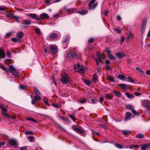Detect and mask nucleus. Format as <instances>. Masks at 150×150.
<instances>
[{
  "instance_id": "nucleus-1",
  "label": "nucleus",
  "mask_w": 150,
  "mask_h": 150,
  "mask_svg": "<svg viewBox=\"0 0 150 150\" xmlns=\"http://www.w3.org/2000/svg\"><path fill=\"white\" fill-rule=\"evenodd\" d=\"M60 81L63 83L66 84L70 81V79L68 75L65 73H64L62 76Z\"/></svg>"
},
{
  "instance_id": "nucleus-2",
  "label": "nucleus",
  "mask_w": 150,
  "mask_h": 150,
  "mask_svg": "<svg viewBox=\"0 0 150 150\" xmlns=\"http://www.w3.org/2000/svg\"><path fill=\"white\" fill-rule=\"evenodd\" d=\"M81 54L79 52L69 53L67 55V57L70 60L73 58H78L81 56Z\"/></svg>"
},
{
  "instance_id": "nucleus-3",
  "label": "nucleus",
  "mask_w": 150,
  "mask_h": 150,
  "mask_svg": "<svg viewBox=\"0 0 150 150\" xmlns=\"http://www.w3.org/2000/svg\"><path fill=\"white\" fill-rule=\"evenodd\" d=\"M8 70L9 72L15 76H19V72L17 71L15 68L12 65L9 66Z\"/></svg>"
},
{
  "instance_id": "nucleus-4",
  "label": "nucleus",
  "mask_w": 150,
  "mask_h": 150,
  "mask_svg": "<svg viewBox=\"0 0 150 150\" xmlns=\"http://www.w3.org/2000/svg\"><path fill=\"white\" fill-rule=\"evenodd\" d=\"M59 38V34L56 33H50L47 37L48 40H52L57 39Z\"/></svg>"
},
{
  "instance_id": "nucleus-5",
  "label": "nucleus",
  "mask_w": 150,
  "mask_h": 150,
  "mask_svg": "<svg viewBox=\"0 0 150 150\" xmlns=\"http://www.w3.org/2000/svg\"><path fill=\"white\" fill-rule=\"evenodd\" d=\"M49 51L50 53L53 54H56L57 52V46L55 45H51L49 46Z\"/></svg>"
},
{
  "instance_id": "nucleus-6",
  "label": "nucleus",
  "mask_w": 150,
  "mask_h": 150,
  "mask_svg": "<svg viewBox=\"0 0 150 150\" xmlns=\"http://www.w3.org/2000/svg\"><path fill=\"white\" fill-rule=\"evenodd\" d=\"M27 16L28 17L33 18L34 19L38 20L40 21H42V19L43 18L40 16H37L36 14L35 13H30L29 14H27Z\"/></svg>"
},
{
  "instance_id": "nucleus-7",
  "label": "nucleus",
  "mask_w": 150,
  "mask_h": 150,
  "mask_svg": "<svg viewBox=\"0 0 150 150\" xmlns=\"http://www.w3.org/2000/svg\"><path fill=\"white\" fill-rule=\"evenodd\" d=\"M9 143L13 146L16 147L18 145L17 141L14 139H11L9 141Z\"/></svg>"
},
{
  "instance_id": "nucleus-8",
  "label": "nucleus",
  "mask_w": 150,
  "mask_h": 150,
  "mask_svg": "<svg viewBox=\"0 0 150 150\" xmlns=\"http://www.w3.org/2000/svg\"><path fill=\"white\" fill-rule=\"evenodd\" d=\"M103 58V57H97V58L95 59V61L96 62V65H98L100 63L101 64H102L103 63L102 60V59Z\"/></svg>"
},
{
  "instance_id": "nucleus-9",
  "label": "nucleus",
  "mask_w": 150,
  "mask_h": 150,
  "mask_svg": "<svg viewBox=\"0 0 150 150\" xmlns=\"http://www.w3.org/2000/svg\"><path fill=\"white\" fill-rule=\"evenodd\" d=\"M146 23V19L144 20L141 26V31L143 33L145 30Z\"/></svg>"
},
{
  "instance_id": "nucleus-10",
  "label": "nucleus",
  "mask_w": 150,
  "mask_h": 150,
  "mask_svg": "<svg viewBox=\"0 0 150 150\" xmlns=\"http://www.w3.org/2000/svg\"><path fill=\"white\" fill-rule=\"evenodd\" d=\"M143 106L145 108L150 106V101L148 100L144 101L143 103Z\"/></svg>"
},
{
  "instance_id": "nucleus-11",
  "label": "nucleus",
  "mask_w": 150,
  "mask_h": 150,
  "mask_svg": "<svg viewBox=\"0 0 150 150\" xmlns=\"http://www.w3.org/2000/svg\"><path fill=\"white\" fill-rule=\"evenodd\" d=\"M150 148V143L145 144L143 145L141 148V150H145L147 148Z\"/></svg>"
},
{
  "instance_id": "nucleus-12",
  "label": "nucleus",
  "mask_w": 150,
  "mask_h": 150,
  "mask_svg": "<svg viewBox=\"0 0 150 150\" xmlns=\"http://www.w3.org/2000/svg\"><path fill=\"white\" fill-rule=\"evenodd\" d=\"M117 57L119 59H121L123 57L125 56V54L123 53L118 52L116 53L115 54Z\"/></svg>"
},
{
  "instance_id": "nucleus-13",
  "label": "nucleus",
  "mask_w": 150,
  "mask_h": 150,
  "mask_svg": "<svg viewBox=\"0 0 150 150\" xmlns=\"http://www.w3.org/2000/svg\"><path fill=\"white\" fill-rule=\"evenodd\" d=\"M104 95L106 98L109 100H112L113 98L112 95L111 94L105 93Z\"/></svg>"
},
{
  "instance_id": "nucleus-14",
  "label": "nucleus",
  "mask_w": 150,
  "mask_h": 150,
  "mask_svg": "<svg viewBox=\"0 0 150 150\" xmlns=\"http://www.w3.org/2000/svg\"><path fill=\"white\" fill-rule=\"evenodd\" d=\"M31 22L30 19H25L23 21L22 24L24 25H30L31 24Z\"/></svg>"
},
{
  "instance_id": "nucleus-15",
  "label": "nucleus",
  "mask_w": 150,
  "mask_h": 150,
  "mask_svg": "<svg viewBox=\"0 0 150 150\" xmlns=\"http://www.w3.org/2000/svg\"><path fill=\"white\" fill-rule=\"evenodd\" d=\"M118 86L124 90H126L128 88L127 85L123 83L118 84Z\"/></svg>"
},
{
  "instance_id": "nucleus-16",
  "label": "nucleus",
  "mask_w": 150,
  "mask_h": 150,
  "mask_svg": "<svg viewBox=\"0 0 150 150\" xmlns=\"http://www.w3.org/2000/svg\"><path fill=\"white\" fill-rule=\"evenodd\" d=\"M88 11L87 10H83L82 11H78L77 13L81 15H84L87 13Z\"/></svg>"
},
{
  "instance_id": "nucleus-17",
  "label": "nucleus",
  "mask_w": 150,
  "mask_h": 150,
  "mask_svg": "<svg viewBox=\"0 0 150 150\" xmlns=\"http://www.w3.org/2000/svg\"><path fill=\"white\" fill-rule=\"evenodd\" d=\"M40 16H42V17L43 18H43L47 19L49 18V16L47 14L45 13H43L41 14L40 15Z\"/></svg>"
},
{
  "instance_id": "nucleus-18",
  "label": "nucleus",
  "mask_w": 150,
  "mask_h": 150,
  "mask_svg": "<svg viewBox=\"0 0 150 150\" xmlns=\"http://www.w3.org/2000/svg\"><path fill=\"white\" fill-rule=\"evenodd\" d=\"M70 39V36L68 35H66L64 36V38L63 39V43L64 45V43H65Z\"/></svg>"
},
{
  "instance_id": "nucleus-19",
  "label": "nucleus",
  "mask_w": 150,
  "mask_h": 150,
  "mask_svg": "<svg viewBox=\"0 0 150 150\" xmlns=\"http://www.w3.org/2000/svg\"><path fill=\"white\" fill-rule=\"evenodd\" d=\"M5 56V54L4 50H0V58H4Z\"/></svg>"
},
{
  "instance_id": "nucleus-20",
  "label": "nucleus",
  "mask_w": 150,
  "mask_h": 150,
  "mask_svg": "<svg viewBox=\"0 0 150 150\" xmlns=\"http://www.w3.org/2000/svg\"><path fill=\"white\" fill-rule=\"evenodd\" d=\"M121 132L125 135H129L130 133V131L128 130H122Z\"/></svg>"
},
{
  "instance_id": "nucleus-21",
  "label": "nucleus",
  "mask_w": 150,
  "mask_h": 150,
  "mask_svg": "<svg viewBox=\"0 0 150 150\" xmlns=\"http://www.w3.org/2000/svg\"><path fill=\"white\" fill-rule=\"evenodd\" d=\"M125 94L126 96L128 98L132 99H134V96L132 94H130L127 93H125Z\"/></svg>"
},
{
  "instance_id": "nucleus-22",
  "label": "nucleus",
  "mask_w": 150,
  "mask_h": 150,
  "mask_svg": "<svg viewBox=\"0 0 150 150\" xmlns=\"http://www.w3.org/2000/svg\"><path fill=\"white\" fill-rule=\"evenodd\" d=\"M87 100V98H84L81 100H78V102L81 104H83L86 103Z\"/></svg>"
},
{
  "instance_id": "nucleus-23",
  "label": "nucleus",
  "mask_w": 150,
  "mask_h": 150,
  "mask_svg": "<svg viewBox=\"0 0 150 150\" xmlns=\"http://www.w3.org/2000/svg\"><path fill=\"white\" fill-rule=\"evenodd\" d=\"M114 93L118 97H120L121 96V93L118 91L115 90L114 91Z\"/></svg>"
},
{
  "instance_id": "nucleus-24",
  "label": "nucleus",
  "mask_w": 150,
  "mask_h": 150,
  "mask_svg": "<svg viewBox=\"0 0 150 150\" xmlns=\"http://www.w3.org/2000/svg\"><path fill=\"white\" fill-rule=\"evenodd\" d=\"M33 88L34 89V92L36 95H39L40 94V93L39 91L36 87L34 86L33 87Z\"/></svg>"
},
{
  "instance_id": "nucleus-25",
  "label": "nucleus",
  "mask_w": 150,
  "mask_h": 150,
  "mask_svg": "<svg viewBox=\"0 0 150 150\" xmlns=\"http://www.w3.org/2000/svg\"><path fill=\"white\" fill-rule=\"evenodd\" d=\"M131 117V114L129 112H127L125 114V119L127 120L129 119Z\"/></svg>"
},
{
  "instance_id": "nucleus-26",
  "label": "nucleus",
  "mask_w": 150,
  "mask_h": 150,
  "mask_svg": "<svg viewBox=\"0 0 150 150\" xmlns=\"http://www.w3.org/2000/svg\"><path fill=\"white\" fill-rule=\"evenodd\" d=\"M98 2H96V3L93 5V6L91 5V6H88L89 7V9H94L98 5Z\"/></svg>"
},
{
  "instance_id": "nucleus-27",
  "label": "nucleus",
  "mask_w": 150,
  "mask_h": 150,
  "mask_svg": "<svg viewBox=\"0 0 150 150\" xmlns=\"http://www.w3.org/2000/svg\"><path fill=\"white\" fill-rule=\"evenodd\" d=\"M82 81L86 85H89L91 83V81H90L85 79H82Z\"/></svg>"
},
{
  "instance_id": "nucleus-28",
  "label": "nucleus",
  "mask_w": 150,
  "mask_h": 150,
  "mask_svg": "<svg viewBox=\"0 0 150 150\" xmlns=\"http://www.w3.org/2000/svg\"><path fill=\"white\" fill-rule=\"evenodd\" d=\"M136 137L137 138L141 139L144 138V136L143 134H139L136 135Z\"/></svg>"
},
{
  "instance_id": "nucleus-29",
  "label": "nucleus",
  "mask_w": 150,
  "mask_h": 150,
  "mask_svg": "<svg viewBox=\"0 0 150 150\" xmlns=\"http://www.w3.org/2000/svg\"><path fill=\"white\" fill-rule=\"evenodd\" d=\"M126 76L122 75H119L117 77V78L121 80H124L125 77Z\"/></svg>"
},
{
  "instance_id": "nucleus-30",
  "label": "nucleus",
  "mask_w": 150,
  "mask_h": 150,
  "mask_svg": "<svg viewBox=\"0 0 150 150\" xmlns=\"http://www.w3.org/2000/svg\"><path fill=\"white\" fill-rule=\"evenodd\" d=\"M108 56L109 58L111 60H114L115 59V57L111 54L108 55Z\"/></svg>"
},
{
  "instance_id": "nucleus-31",
  "label": "nucleus",
  "mask_w": 150,
  "mask_h": 150,
  "mask_svg": "<svg viewBox=\"0 0 150 150\" xmlns=\"http://www.w3.org/2000/svg\"><path fill=\"white\" fill-rule=\"evenodd\" d=\"M52 105L54 107H55L56 108H59L61 106V105L60 104H57V103H53Z\"/></svg>"
},
{
  "instance_id": "nucleus-32",
  "label": "nucleus",
  "mask_w": 150,
  "mask_h": 150,
  "mask_svg": "<svg viewBox=\"0 0 150 150\" xmlns=\"http://www.w3.org/2000/svg\"><path fill=\"white\" fill-rule=\"evenodd\" d=\"M92 81L93 82H96L97 81V76L94 75L92 79Z\"/></svg>"
},
{
  "instance_id": "nucleus-33",
  "label": "nucleus",
  "mask_w": 150,
  "mask_h": 150,
  "mask_svg": "<svg viewBox=\"0 0 150 150\" xmlns=\"http://www.w3.org/2000/svg\"><path fill=\"white\" fill-rule=\"evenodd\" d=\"M2 114H3V116L7 118H9L10 117V116L8 115V114L6 112H2Z\"/></svg>"
},
{
  "instance_id": "nucleus-34",
  "label": "nucleus",
  "mask_w": 150,
  "mask_h": 150,
  "mask_svg": "<svg viewBox=\"0 0 150 150\" xmlns=\"http://www.w3.org/2000/svg\"><path fill=\"white\" fill-rule=\"evenodd\" d=\"M23 36V33L22 32L19 33L18 34V37L19 38H22Z\"/></svg>"
},
{
  "instance_id": "nucleus-35",
  "label": "nucleus",
  "mask_w": 150,
  "mask_h": 150,
  "mask_svg": "<svg viewBox=\"0 0 150 150\" xmlns=\"http://www.w3.org/2000/svg\"><path fill=\"white\" fill-rule=\"evenodd\" d=\"M115 145L116 147L118 149H121L122 148L123 146L118 144H115Z\"/></svg>"
},
{
  "instance_id": "nucleus-36",
  "label": "nucleus",
  "mask_w": 150,
  "mask_h": 150,
  "mask_svg": "<svg viewBox=\"0 0 150 150\" xmlns=\"http://www.w3.org/2000/svg\"><path fill=\"white\" fill-rule=\"evenodd\" d=\"M131 111L134 115H139L138 112L135 110L134 108L131 110Z\"/></svg>"
},
{
  "instance_id": "nucleus-37",
  "label": "nucleus",
  "mask_w": 150,
  "mask_h": 150,
  "mask_svg": "<svg viewBox=\"0 0 150 150\" xmlns=\"http://www.w3.org/2000/svg\"><path fill=\"white\" fill-rule=\"evenodd\" d=\"M34 99L36 101L40 100H41V98L40 97L36 96L34 97Z\"/></svg>"
},
{
  "instance_id": "nucleus-38",
  "label": "nucleus",
  "mask_w": 150,
  "mask_h": 150,
  "mask_svg": "<svg viewBox=\"0 0 150 150\" xmlns=\"http://www.w3.org/2000/svg\"><path fill=\"white\" fill-rule=\"evenodd\" d=\"M0 67L1 69H3V70L5 71L6 73H8V71L7 70L4 66H3L2 65H0Z\"/></svg>"
},
{
  "instance_id": "nucleus-39",
  "label": "nucleus",
  "mask_w": 150,
  "mask_h": 150,
  "mask_svg": "<svg viewBox=\"0 0 150 150\" xmlns=\"http://www.w3.org/2000/svg\"><path fill=\"white\" fill-rule=\"evenodd\" d=\"M69 117L74 122H75L76 121V118L73 115H71L69 116Z\"/></svg>"
},
{
  "instance_id": "nucleus-40",
  "label": "nucleus",
  "mask_w": 150,
  "mask_h": 150,
  "mask_svg": "<svg viewBox=\"0 0 150 150\" xmlns=\"http://www.w3.org/2000/svg\"><path fill=\"white\" fill-rule=\"evenodd\" d=\"M26 119L27 120H31V121H32L33 122H35V123H37V121H36L34 119L32 118H29V117H27L26 118Z\"/></svg>"
},
{
  "instance_id": "nucleus-41",
  "label": "nucleus",
  "mask_w": 150,
  "mask_h": 150,
  "mask_svg": "<svg viewBox=\"0 0 150 150\" xmlns=\"http://www.w3.org/2000/svg\"><path fill=\"white\" fill-rule=\"evenodd\" d=\"M92 133L93 135H98L99 134L98 132H96L93 130H92Z\"/></svg>"
},
{
  "instance_id": "nucleus-42",
  "label": "nucleus",
  "mask_w": 150,
  "mask_h": 150,
  "mask_svg": "<svg viewBox=\"0 0 150 150\" xmlns=\"http://www.w3.org/2000/svg\"><path fill=\"white\" fill-rule=\"evenodd\" d=\"M72 128L74 131L76 132H78L80 129L79 128L76 127H72Z\"/></svg>"
},
{
  "instance_id": "nucleus-43",
  "label": "nucleus",
  "mask_w": 150,
  "mask_h": 150,
  "mask_svg": "<svg viewBox=\"0 0 150 150\" xmlns=\"http://www.w3.org/2000/svg\"><path fill=\"white\" fill-rule=\"evenodd\" d=\"M72 128L74 131L76 132H78L80 129L79 128L76 127H72Z\"/></svg>"
},
{
  "instance_id": "nucleus-44",
  "label": "nucleus",
  "mask_w": 150,
  "mask_h": 150,
  "mask_svg": "<svg viewBox=\"0 0 150 150\" xmlns=\"http://www.w3.org/2000/svg\"><path fill=\"white\" fill-rule=\"evenodd\" d=\"M127 109L131 110L132 109H133L134 108L132 106L130 105H127Z\"/></svg>"
},
{
  "instance_id": "nucleus-45",
  "label": "nucleus",
  "mask_w": 150,
  "mask_h": 150,
  "mask_svg": "<svg viewBox=\"0 0 150 150\" xmlns=\"http://www.w3.org/2000/svg\"><path fill=\"white\" fill-rule=\"evenodd\" d=\"M0 107L1 108V110L3 112H6L7 111V109L5 108L2 107V105H1L0 106Z\"/></svg>"
},
{
  "instance_id": "nucleus-46",
  "label": "nucleus",
  "mask_w": 150,
  "mask_h": 150,
  "mask_svg": "<svg viewBox=\"0 0 150 150\" xmlns=\"http://www.w3.org/2000/svg\"><path fill=\"white\" fill-rule=\"evenodd\" d=\"M136 69L139 72L141 73L142 74H144V72L141 69L139 68L138 67L136 68Z\"/></svg>"
},
{
  "instance_id": "nucleus-47",
  "label": "nucleus",
  "mask_w": 150,
  "mask_h": 150,
  "mask_svg": "<svg viewBox=\"0 0 150 150\" xmlns=\"http://www.w3.org/2000/svg\"><path fill=\"white\" fill-rule=\"evenodd\" d=\"M36 33L38 34L39 35L40 34L41 31L39 29L36 28L35 30Z\"/></svg>"
},
{
  "instance_id": "nucleus-48",
  "label": "nucleus",
  "mask_w": 150,
  "mask_h": 150,
  "mask_svg": "<svg viewBox=\"0 0 150 150\" xmlns=\"http://www.w3.org/2000/svg\"><path fill=\"white\" fill-rule=\"evenodd\" d=\"M94 38H90L88 40V42L89 43H92L94 42Z\"/></svg>"
},
{
  "instance_id": "nucleus-49",
  "label": "nucleus",
  "mask_w": 150,
  "mask_h": 150,
  "mask_svg": "<svg viewBox=\"0 0 150 150\" xmlns=\"http://www.w3.org/2000/svg\"><path fill=\"white\" fill-rule=\"evenodd\" d=\"M114 30L119 34H120L121 33V29L119 28H115L114 29Z\"/></svg>"
},
{
  "instance_id": "nucleus-50",
  "label": "nucleus",
  "mask_w": 150,
  "mask_h": 150,
  "mask_svg": "<svg viewBox=\"0 0 150 150\" xmlns=\"http://www.w3.org/2000/svg\"><path fill=\"white\" fill-rule=\"evenodd\" d=\"M128 81L130 82H131L132 83L134 82V80L130 76H128Z\"/></svg>"
},
{
  "instance_id": "nucleus-51",
  "label": "nucleus",
  "mask_w": 150,
  "mask_h": 150,
  "mask_svg": "<svg viewBox=\"0 0 150 150\" xmlns=\"http://www.w3.org/2000/svg\"><path fill=\"white\" fill-rule=\"evenodd\" d=\"M13 18H14L16 21H17L18 22H19L18 19L19 17L17 16H13Z\"/></svg>"
},
{
  "instance_id": "nucleus-52",
  "label": "nucleus",
  "mask_w": 150,
  "mask_h": 150,
  "mask_svg": "<svg viewBox=\"0 0 150 150\" xmlns=\"http://www.w3.org/2000/svg\"><path fill=\"white\" fill-rule=\"evenodd\" d=\"M91 101L92 103L95 104L97 103L98 100L95 98H92L91 99Z\"/></svg>"
},
{
  "instance_id": "nucleus-53",
  "label": "nucleus",
  "mask_w": 150,
  "mask_h": 150,
  "mask_svg": "<svg viewBox=\"0 0 150 150\" xmlns=\"http://www.w3.org/2000/svg\"><path fill=\"white\" fill-rule=\"evenodd\" d=\"M97 69L98 73H100L102 72V69L100 67H98L97 68Z\"/></svg>"
},
{
  "instance_id": "nucleus-54",
  "label": "nucleus",
  "mask_w": 150,
  "mask_h": 150,
  "mask_svg": "<svg viewBox=\"0 0 150 150\" xmlns=\"http://www.w3.org/2000/svg\"><path fill=\"white\" fill-rule=\"evenodd\" d=\"M25 134L26 135H29V134H33V133L31 132L30 131H28V132H25Z\"/></svg>"
},
{
  "instance_id": "nucleus-55",
  "label": "nucleus",
  "mask_w": 150,
  "mask_h": 150,
  "mask_svg": "<svg viewBox=\"0 0 150 150\" xmlns=\"http://www.w3.org/2000/svg\"><path fill=\"white\" fill-rule=\"evenodd\" d=\"M125 40V37L123 36L121 37L120 40V44L121 45L123 42Z\"/></svg>"
},
{
  "instance_id": "nucleus-56",
  "label": "nucleus",
  "mask_w": 150,
  "mask_h": 150,
  "mask_svg": "<svg viewBox=\"0 0 150 150\" xmlns=\"http://www.w3.org/2000/svg\"><path fill=\"white\" fill-rule=\"evenodd\" d=\"M78 71L81 73H84V69L83 68H81L78 69Z\"/></svg>"
},
{
  "instance_id": "nucleus-57",
  "label": "nucleus",
  "mask_w": 150,
  "mask_h": 150,
  "mask_svg": "<svg viewBox=\"0 0 150 150\" xmlns=\"http://www.w3.org/2000/svg\"><path fill=\"white\" fill-rule=\"evenodd\" d=\"M95 2V0H92V1L90 2L88 4V6H91L92 4H93Z\"/></svg>"
},
{
  "instance_id": "nucleus-58",
  "label": "nucleus",
  "mask_w": 150,
  "mask_h": 150,
  "mask_svg": "<svg viewBox=\"0 0 150 150\" xmlns=\"http://www.w3.org/2000/svg\"><path fill=\"white\" fill-rule=\"evenodd\" d=\"M27 147L26 146L20 147V150H26L27 149Z\"/></svg>"
},
{
  "instance_id": "nucleus-59",
  "label": "nucleus",
  "mask_w": 150,
  "mask_h": 150,
  "mask_svg": "<svg viewBox=\"0 0 150 150\" xmlns=\"http://www.w3.org/2000/svg\"><path fill=\"white\" fill-rule=\"evenodd\" d=\"M97 57H103V55L100 54V53L98 52H97Z\"/></svg>"
},
{
  "instance_id": "nucleus-60",
  "label": "nucleus",
  "mask_w": 150,
  "mask_h": 150,
  "mask_svg": "<svg viewBox=\"0 0 150 150\" xmlns=\"http://www.w3.org/2000/svg\"><path fill=\"white\" fill-rule=\"evenodd\" d=\"M34 137L32 136H30L28 138V139H30V142H33V139Z\"/></svg>"
},
{
  "instance_id": "nucleus-61",
  "label": "nucleus",
  "mask_w": 150,
  "mask_h": 150,
  "mask_svg": "<svg viewBox=\"0 0 150 150\" xmlns=\"http://www.w3.org/2000/svg\"><path fill=\"white\" fill-rule=\"evenodd\" d=\"M139 147V145H134L133 146H132L130 147L129 148L130 149H132V148H138Z\"/></svg>"
},
{
  "instance_id": "nucleus-62",
  "label": "nucleus",
  "mask_w": 150,
  "mask_h": 150,
  "mask_svg": "<svg viewBox=\"0 0 150 150\" xmlns=\"http://www.w3.org/2000/svg\"><path fill=\"white\" fill-rule=\"evenodd\" d=\"M12 35V33L11 32L9 33H7L6 35V37L7 38H8L10 37Z\"/></svg>"
},
{
  "instance_id": "nucleus-63",
  "label": "nucleus",
  "mask_w": 150,
  "mask_h": 150,
  "mask_svg": "<svg viewBox=\"0 0 150 150\" xmlns=\"http://www.w3.org/2000/svg\"><path fill=\"white\" fill-rule=\"evenodd\" d=\"M11 40L13 42H16L18 41V40L15 38H13L11 39Z\"/></svg>"
},
{
  "instance_id": "nucleus-64",
  "label": "nucleus",
  "mask_w": 150,
  "mask_h": 150,
  "mask_svg": "<svg viewBox=\"0 0 150 150\" xmlns=\"http://www.w3.org/2000/svg\"><path fill=\"white\" fill-rule=\"evenodd\" d=\"M109 79L112 82H114L115 81V80L114 79V78L111 77V76H110L109 77Z\"/></svg>"
}]
</instances>
